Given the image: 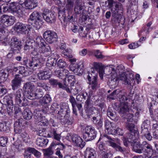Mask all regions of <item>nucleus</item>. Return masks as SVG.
<instances>
[{"label":"nucleus","instance_id":"nucleus-1","mask_svg":"<svg viewBox=\"0 0 158 158\" xmlns=\"http://www.w3.org/2000/svg\"><path fill=\"white\" fill-rule=\"evenodd\" d=\"M93 65L94 68L96 69V70H98V73L101 79H103L104 75L106 74L109 75V74H111V79L110 82L111 85H113L118 83V79L116 77L117 74L114 68L108 67L106 68L105 71L101 63L94 62L93 63Z\"/></svg>","mask_w":158,"mask_h":158},{"label":"nucleus","instance_id":"nucleus-2","mask_svg":"<svg viewBox=\"0 0 158 158\" xmlns=\"http://www.w3.org/2000/svg\"><path fill=\"white\" fill-rule=\"evenodd\" d=\"M108 140L115 141V139H112L106 135H104L100 137L97 143L98 151L100 154H102V158H111V154L110 151L105 148V143L108 144Z\"/></svg>","mask_w":158,"mask_h":158},{"label":"nucleus","instance_id":"nucleus-3","mask_svg":"<svg viewBox=\"0 0 158 158\" xmlns=\"http://www.w3.org/2000/svg\"><path fill=\"white\" fill-rule=\"evenodd\" d=\"M138 138H135L133 135L131 136V138H128V140H127V138H125L123 140L124 144L127 146L128 143H133V150L137 153H142L144 152V148L142 145V143L140 144L138 140Z\"/></svg>","mask_w":158,"mask_h":158},{"label":"nucleus","instance_id":"nucleus-4","mask_svg":"<svg viewBox=\"0 0 158 158\" xmlns=\"http://www.w3.org/2000/svg\"><path fill=\"white\" fill-rule=\"evenodd\" d=\"M98 71L94 69H91L88 74H86L84 77L87 79L89 81V84L90 87L93 89H95L98 87L97 77Z\"/></svg>","mask_w":158,"mask_h":158},{"label":"nucleus","instance_id":"nucleus-5","mask_svg":"<svg viewBox=\"0 0 158 158\" xmlns=\"http://www.w3.org/2000/svg\"><path fill=\"white\" fill-rule=\"evenodd\" d=\"M116 77L118 79V83L115 85H111L110 83L111 79V75H110L109 82L111 85L114 86L117 85L119 79L122 81L123 84L128 85H131V81L134 80V74L132 73L129 72L123 73L120 74L119 78L117 77V76H116Z\"/></svg>","mask_w":158,"mask_h":158},{"label":"nucleus","instance_id":"nucleus-6","mask_svg":"<svg viewBox=\"0 0 158 158\" xmlns=\"http://www.w3.org/2000/svg\"><path fill=\"white\" fill-rule=\"evenodd\" d=\"M123 10V8L122 4L119 2L117 3L115 5V7H113L111 9L112 13L113 18L112 21H114L115 23H119L120 22V16L121 14L122 13Z\"/></svg>","mask_w":158,"mask_h":158},{"label":"nucleus","instance_id":"nucleus-7","mask_svg":"<svg viewBox=\"0 0 158 158\" xmlns=\"http://www.w3.org/2000/svg\"><path fill=\"white\" fill-rule=\"evenodd\" d=\"M69 112V106L65 103H62L60 106V110L59 111L58 114L60 116L62 117L65 113L67 112V114L66 115H64L63 118H61V122L64 123H67L68 124H71L72 122L70 121L69 119V115L68 113Z\"/></svg>","mask_w":158,"mask_h":158},{"label":"nucleus","instance_id":"nucleus-8","mask_svg":"<svg viewBox=\"0 0 158 158\" xmlns=\"http://www.w3.org/2000/svg\"><path fill=\"white\" fill-rule=\"evenodd\" d=\"M9 8L14 14L19 17L23 16L24 12L22 7V3L13 2L10 3Z\"/></svg>","mask_w":158,"mask_h":158},{"label":"nucleus","instance_id":"nucleus-9","mask_svg":"<svg viewBox=\"0 0 158 158\" xmlns=\"http://www.w3.org/2000/svg\"><path fill=\"white\" fill-rule=\"evenodd\" d=\"M23 89L28 98L33 99L35 96L34 91L35 89V86L33 83L28 82L26 83L23 86Z\"/></svg>","mask_w":158,"mask_h":158},{"label":"nucleus","instance_id":"nucleus-10","mask_svg":"<svg viewBox=\"0 0 158 158\" xmlns=\"http://www.w3.org/2000/svg\"><path fill=\"white\" fill-rule=\"evenodd\" d=\"M15 27L17 32L23 34H28L32 28L30 25L21 23H17Z\"/></svg>","mask_w":158,"mask_h":158},{"label":"nucleus","instance_id":"nucleus-11","mask_svg":"<svg viewBox=\"0 0 158 158\" xmlns=\"http://www.w3.org/2000/svg\"><path fill=\"white\" fill-rule=\"evenodd\" d=\"M0 24L5 27L12 25L15 21V18L11 16L3 15L0 18Z\"/></svg>","mask_w":158,"mask_h":158},{"label":"nucleus","instance_id":"nucleus-12","mask_svg":"<svg viewBox=\"0 0 158 158\" xmlns=\"http://www.w3.org/2000/svg\"><path fill=\"white\" fill-rule=\"evenodd\" d=\"M43 37L46 41L50 44L55 42L57 40V34L54 31L47 30L43 34Z\"/></svg>","mask_w":158,"mask_h":158},{"label":"nucleus","instance_id":"nucleus-13","mask_svg":"<svg viewBox=\"0 0 158 158\" xmlns=\"http://www.w3.org/2000/svg\"><path fill=\"white\" fill-rule=\"evenodd\" d=\"M43 18L47 23H52L56 21V17L53 13L48 9L45 10L42 14Z\"/></svg>","mask_w":158,"mask_h":158},{"label":"nucleus","instance_id":"nucleus-14","mask_svg":"<svg viewBox=\"0 0 158 158\" xmlns=\"http://www.w3.org/2000/svg\"><path fill=\"white\" fill-rule=\"evenodd\" d=\"M149 127V124H147L146 121H144L141 126V134L147 139L150 141L152 140V137L148 130Z\"/></svg>","mask_w":158,"mask_h":158},{"label":"nucleus","instance_id":"nucleus-15","mask_svg":"<svg viewBox=\"0 0 158 158\" xmlns=\"http://www.w3.org/2000/svg\"><path fill=\"white\" fill-rule=\"evenodd\" d=\"M63 87V89L65 90L69 93L73 95H76L78 94L82 89V88L81 85L76 84L71 87L70 89L66 85Z\"/></svg>","mask_w":158,"mask_h":158},{"label":"nucleus","instance_id":"nucleus-16","mask_svg":"<svg viewBox=\"0 0 158 158\" xmlns=\"http://www.w3.org/2000/svg\"><path fill=\"white\" fill-rule=\"evenodd\" d=\"M21 42L17 38L13 37L10 40V45L11 49L13 52L14 51H19L21 49Z\"/></svg>","mask_w":158,"mask_h":158},{"label":"nucleus","instance_id":"nucleus-17","mask_svg":"<svg viewBox=\"0 0 158 158\" xmlns=\"http://www.w3.org/2000/svg\"><path fill=\"white\" fill-rule=\"evenodd\" d=\"M127 127L130 131V133L128 134V135L127 139V140H128V138L130 137L131 138L132 135H133V137L135 136V138H139L138 133L134 124L128 123L127 125Z\"/></svg>","mask_w":158,"mask_h":158},{"label":"nucleus","instance_id":"nucleus-18","mask_svg":"<svg viewBox=\"0 0 158 158\" xmlns=\"http://www.w3.org/2000/svg\"><path fill=\"white\" fill-rule=\"evenodd\" d=\"M41 111H34V115L36 118L39 121V123L41 125L45 126L47 125L48 123V120L45 118L44 116H41Z\"/></svg>","mask_w":158,"mask_h":158},{"label":"nucleus","instance_id":"nucleus-19","mask_svg":"<svg viewBox=\"0 0 158 158\" xmlns=\"http://www.w3.org/2000/svg\"><path fill=\"white\" fill-rule=\"evenodd\" d=\"M72 139L73 142L77 146L81 148H83L85 145V142L83 141L81 138L77 135H72Z\"/></svg>","mask_w":158,"mask_h":158},{"label":"nucleus","instance_id":"nucleus-20","mask_svg":"<svg viewBox=\"0 0 158 158\" xmlns=\"http://www.w3.org/2000/svg\"><path fill=\"white\" fill-rule=\"evenodd\" d=\"M22 5L26 9L32 10L37 6L38 3L36 0H25Z\"/></svg>","mask_w":158,"mask_h":158},{"label":"nucleus","instance_id":"nucleus-21","mask_svg":"<svg viewBox=\"0 0 158 158\" xmlns=\"http://www.w3.org/2000/svg\"><path fill=\"white\" fill-rule=\"evenodd\" d=\"M84 67L83 61L82 60H80L77 63H72L69 66L70 70L74 72H80L79 70L83 68Z\"/></svg>","mask_w":158,"mask_h":158},{"label":"nucleus","instance_id":"nucleus-22","mask_svg":"<svg viewBox=\"0 0 158 158\" xmlns=\"http://www.w3.org/2000/svg\"><path fill=\"white\" fill-rule=\"evenodd\" d=\"M22 79L21 77H19L18 74L15 75V78L11 81V86L12 89L15 90V89L20 87L21 85Z\"/></svg>","mask_w":158,"mask_h":158},{"label":"nucleus","instance_id":"nucleus-23","mask_svg":"<svg viewBox=\"0 0 158 158\" xmlns=\"http://www.w3.org/2000/svg\"><path fill=\"white\" fill-rule=\"evenodd\" d=\"M37 51L42 53L43 55L47 56L49 55L51 52V50L50 46L48 45H44L42 47H41Z\"/></svg>","mask_w":158,"mask_h":158},{"label":"nucleus","instance_id":"nucleus-24","mask_svg":"<svg viewBox=\"0 0 158 158\" xmlns=\"http://www.w3.org/2000/svg\"><path fill=\"white\" fill-rule=\"evenodd\" d=\"M35 45L34 47V49L38 50L41 47L44 46L45 43V41L41 36H38L36 38L34 41Z\"/></svg>","mask_w":158,"mask_h":158},{"label":"nucleus","instance_id":"nucleus-25","mask_svg":"<svg viewBox=\"0 0 158 158\" xmlns=\"http://www.w3.org/2000/svg\"><path fill=\"white\" fill-rule=\"evenodd\" d=\"M84 156L85 158H95L96 157V154L94 149L88 148L85 152Z\"/></svg>","mask_w":158,"mask_h":158},{"label":"nucleus","instance_id":"nucleus-26","mask_svg":"<svg viewBox=\"0 0 158 158\" xmlns=\"http://www.w3.org/2000/svg\"><path fill=\"white\" fill-rule=\"evenodd\" d=\"M23 119H20L16 121L14 123V131L16 133H20L21 131L22 127L23 126Z\"/></svg>","mask_w":158,"mask_h":158},{"label":"nucleus","instance_id":"nucleus-27","mask_svg":"<svg viewBox=\"0 0 158 158\" xmlns=\"http://www.w3.org/2000/svg\"><path fill=\"white\" fill-rule=\"evenodd\" d=\"M68 70L65 69L55 71L54 72V74L60 79L63 78L64 77L68 76Z\"/></svg>","mask_w":158,"mask_h":158},{"label":"nucleus","instance_id":"nucleus-28","mask_svg":"<svg viewBox=\"0 0 158 158\" xmlns=\"http://www.w3.org/2000/svg\"><path fill=\"white\" fill-rule=\"evenodd\" d=\"M102 118L100 114L96 117H94L92 118V121L93 123L98 127H101L102 126Z\"/></svg>","mask_w":158,"mask_h":158},{"label":"nucleus","instance_id":"nucleus-29","mask_svg":"<svg viewBox=\"0 0 158 158\" xmlns=\"http://www.w3.org/2000/svg\"><path fill=\"white\" fill-rule=\"evenodd\" d=\"M134 114H127V121L128 122H132L133 120V118L134 119L138 118L139 116V111L138 109H135L133 111Z\"/></svg>","mask_w":158,"mask_h":158},{"label":"nucleus","instance_id":"nucleus-30","mask_svg":"<svg viewBox=\"0 0 158 158\" xmlns=\"http://www.w3.org/2000/svg\"><path fill=\"white\" fill-rule=\"evenodd\" d=\"M51 73L48 71H41L38 74L39 79L44 80L48 79L51 77Z\"/></svg>","mask_w":158,"mask_h":158},{"label":"nucleus","instance_id":"nucleus-31","mask_svg":"<svg viewBox=\"0 0 158 158\" xmlns=\"http://www.w3.org/2000/svg\"><path fill=\"white\" fill-rule=\"evenodd\" d=\"M119 112L124 114L128 112L129 110V108L128 103H121L119 106Z\"/></svg>","mask_w":158,"mask_h":158},{"label":"nucleus","instance_id":"nucleus-32","mask_svg":"<svg viewBox=\"0 0 158 158\" xmlns=\"http://www.w3.org/2000/svg\"><path fill=\"white\" fill-rule=\"evenodd\" d=\"M15 98L16 101L18 104H20L23 100V94L22 89L18 90L15 94Z\"/></svg>","mask_w":158,"mask_h":158},{"label":"nucleus","instance_id":"nucleus-33","mask_svg":"<svg viewBox=\"0 0 158 158\" xmlns=\"http://www.w3.org/2000/svg\"><path fill=\"white\" fill-rule=\"evenodd\" d=\"M41 19V15L39 12L34 11L30 15L28 19V21L29 23H32V21Z\"/></svg>","mask_w":158,"mask_h":158},{"label":"nucleus","instance_id":"nucleus-34","mask_svg":"<svg viewBox=\"0 0 158 158\" xmlns=\"http://www.w3.org/2000/svg\"><path fill=\"white\" fill-rule=\"evenodd\" d=\"M42 61V59L38 58L37 57H33L31 62L29 64V66L30 67L33 66L34 67L39 66Z\"/></svg>","mask_w":158,"mask_h":158},{"label":"nucleus","instance_id":"nucleus-35","mask_svg":"<svg viewBox=\"0 0 158 158\" xmlns=\"http://www.w3.org/2000/svg\"><path fill=\"white\" fill-rule=\"evenodd\" d=\"M76 82V80L75 79V76L74 75H69L68 76L67 79L65 78L64 81V86H67L68 85L70 84L71 85H73L74 84V83H75Z\"/></svg>","mask_w":158,"mask_h":158},{"label":"nucleus","instance_id":"nucleus-36","mask_svg":"<svg viewBox=\"0 0 158 158\" xmlns=\"http://www.w3.org/2000/svg\"><path fill=\"white\" fill-rule=\"evenodd\" d=\"M114 139H115V141L114 142H115L116 139L115 138ZM108 140L109 145L116 149V150H118L119 151H120L122 153H123L125 151L124 149H123L121 147L117 145L116 143H114V141H113L112 140Z\"/></svg>","mask_w":158,"mask_h":158},{"label":"nucleus","instance_id":"nucleus-37","mask_svg":"<svg viewBox=\"0 0 158 158\" xmlns=\"http://www.w3.org/2000/svg\"><path fill=\"white\" fill-rule=\"evenodd\" d=\"M12 149L14 152H18L21 151L23 148L20 142L19 141L15 142L11 146Z\"/></svg>","mask_w":158,"mask_h":158},{"label":"nucleus","instance_id":"nucleus-38","mask_svg":"<svg viewBox=\"0 0 158 158\" xmlns=\"http://www.w3.org/2000/svg\"><path fill=\"white\" fill-rule=\"evenodd\" d=\"M113 0H101V4L103 6L111 9L113 6Z\"/></svg>","mask_w":158,"mask_h":158},{"label":"nucleus","instance_id":"nucleus-39","mask_svg":"<svg viewBox=\"0 0 158 158\" xmlns=\"http://www.w3.org/2000/svg\"><path fill=\"white\" fill-rule=\"evenodd\" d=\"M48 142V140L47 139H44L41 137H39L37 139L36 143L39 146L43 147L46 145Z\"/></svg>","mask_w":158,"mask_h":158},{"label":"nucleus","instance_id":"nucleus-40","mask_svg":"<svg viewBox=\"0 0 158 158\" xmlns=\"http://www.w3.org/2000/svg\"><path fill=\"white\" fill-rule=\"evenodd\" d=\"M84 131L92 138H95L96 134L94 128L91 127L87 126L85 127Z\"/></svg>","mask_w":158,"mask_h":158},{"label":"nucleus","instance_id":"nucleus-41","mask_svg":"<svg viewBox=\"0 0 158 158\" xmlns=\"http://www.w3.org/2000/svg\"><path fill=\"white\" fill-rule=\"evenodd\" d=\"M19 73L23 76H26L30 74L28 71V69L24 66L19 67Z\"/></svg>","mask_w":158,"mask_h":158},{"label":"nucleus","instance_id":"nucleus-42","mask_svg":"<svg viewBox=\"0 0 158 158\" xmlns=\"http://www.w3.org/2000/svg\"><path fill=\"white\" fill-rule=\"evenodd\" d=\"M3 102L7 104L10 107H13V102L11 97L10 95L6 96L3 98Z\"/></svg>","mask_w":158,"mask_h":158},{"label":"nucleus","instance_id":"nucleus-43","mask_svg":"<svg viewBox=\"0 0 158 158\" xmlns=\"http://www.w3.org/2000/svg\"><path fill=\"white\" fill-rule=\"evenodd\" d=\"M83 9V4L82 2L78 3L74 8V11L77 14H80Z\"/></svg>","mask_w":158,"mask_h":158},{"label":"nucleus","instance_id":"nucleus-44","mask_svg":"<svg viewBox=\"0 0 158 158\" xmlns=\"http://www.w3.org/2000/svg\"><path fill=\"white\" fill-rule=\"evenodd\" d=\"M32 21V23H30L36 29H39L43 21L41 19L34 21Z\"/></svg>","mask_w":158,"mask_h":158},{"label":"nucleus","instance_id":"nucleus-45","mask_svg":"<svg viewBox=\"0 0 158 158\" xmlns=\"http://www.w3.org/2000/svg\"><path fill=\"white\" fill-rule=\"evenodd\" d=\"M142 145L143 146L144 148V150H145V148H146L147 149L149 153H152L153 152V150L152 146L150 144L148 143L146 141H143L142 143Z\"/></svg>","mask_w":158,"mask_h":158},{"label":"nucleus","instance_id":"nucleus-46","mask_svg":"<svg viewBox=\"0 0 158 158\" xmlns=\"http://www.w3.org/2000/svg\"><path fill=\"white\" fill-rule=\"evenodd\" d=\"M23 115L24 119L27 120H29L32 117V113L29 110H25L23 113Z\"/></svg>","mask_w":158,"mask_h":158},{"label":"nucleus","instance_id":"nucleus-47","mask_svg":"<svg viewBox=\"0 0 158 158\" xmlns=\"http://www.w3.org/2000/svg\"><path fill=\"white\" fill-rule=\"evenodd\" d=\"M8 74L3 70L0 71V82H3L5 81L8 77Z\"/></svg>","mask_w":158,"mask_h":158},{"label":"nucleus","instance_id":"nucleus-48","mask_svg":"<svg viewBox=\"0 0 158 158\" xmlns=\"http://www.w3.org/2000/svg\"><path fill=\"white\" fill-rule=\"evenodd\" d=\"M51 99L50 96L48 94L45 95L40 101L42 104H47L50 102Z\"/></svg>","mask_w":158,"mask_h":158},{"label":"nucleus","instance_id":"nucleus-49","mask_svg":"<svg viewBox=\"0 0 158 158\" xmlns=\"http://www.w3.org/2000/svg\"><path fill=\"white\" fill-rule=\"evenodd\" d=\"M128 100L127 95L125 93H124L123 94L119 95V101L120 103H127L126 102Z\"/></svg>","mask_w":158,"mask_h":158},{"label":"nucleus","instance_id":"nucleus-50","mask_svg":"<svg viewBox=\"0 0 158 158\" xmlns=\"http://www.w3.org/2000/svg\"><path fill=\"white\" fill-rule=\"evenodd\" d=\"M78 0H67V3L66 5V9L68 10L72 9L74 1H78Z\"/></svg>","mask_w":158,"mask_h":158},{"label":"nucleus","instance_id":"nucleus-51","mask_svg":"<svg viewBox=\"0 0 158 158\" xmlns=\"http://www.w3.org/2000/svg\"><path fill=\"white\" fill-rule=\"evenodd\" d=\"M51 133L53 134L54 138L57 140L59 141L61 138V134L57 133L55 129H53L51 131Z\"/></svg>","mask_w":158,"mask_h":158},{"label":"nucleus","instance_id":"nucleus-52","mask_svg":"<svg viewBox=\"0 0 158 158\" xmlns=\"http://www.w3.org/2000/svg\"><path fill=\"white\" fill-rule=\"evenodd\" d=\"M65 146L62 143H61L60 145V148H57L56 154L58 156L59 158H63V156L61 153L60 150V149L63 150Z\"/></svg>","mask_w":158,"mask_h":158},{"label":"nucleus","instance_id":"nucleus-53","mask_svg":"<svg viewBox=\"0 0 158 158\" xmlns=\"http://www.w3.org/2000/svg\"><path fill=\"white\" fill-rule=\"evenodd\" d=\"M20 135L23 141L25 143H28L30 141L29 136L26 132H23L21 133Z\"/></svg>","mask_w":158,"mask_h":158},{"label":"nucleus","instance_id":"nucleus-54","mask_svg":"<svg viewBox=\"0 0 158 158\" xmlns=\"http://www.w3.org/2000/svg\"><path fill=\"white\" fill-rule=\"evenodd\" d=\"M49 82L51 84L53 85H58L59 87L60 88H61L63 89V87L65 86H64V85H62V84L60 83H59L57 81V80L54 79H51L49 80Z\"/></svg>","mask_w":158,"mask_h":158},{"label":"nucleus","instance_id":"nucleus-55","mask_svg":"<svg viewBox=\"0 0 158 158\" xmlns=\"http://www.w3.org/2000/svg\"><path fill=\"white\" fill-rule=\"evenodd\" d=\"M33 44L32 42H31L30 40H27L24 46V49L27 50L30 49L31 48H34V47L32 45Z\"/></svg>","mask_w":158,"mask_h":158},{"label":"nucleus","instance_id":"nucleus-56","mask_svg":"<svg viewBox=\"0 0 158 158\" xmlns=\"http://www.w3.org/2000/svg\"><path fill=\"white\" fill-rule=\"evenodd\" d=\"M57 65L60 68H66L68 65L63 60L60 59L57 62Z\"/></svg>","mask_w":158,"mask_h":158},{"label":"nucleus","instance_id":"nucleus-57","mask_svg":"<svg viewBox=\"0 0 158 158\" xmlns=\"http://www.w3.org/2000/svg\"><path fill=\"white\" fill-rule=\"evenodd\" d=\"M64 11L60 10L58 13V17L59 19L61 20H64L66 18V15L64 12L65 9H64Z\"/></svg>","mask_w":158,"mask_h":158},{"label":"nucleus","instance_id":"nucleus-58","mask_svg":"<svg viewBox=\"0 0 158 158\" xmlns=\"http://www.w3.org/2000/svg\"><path fill=\"white\" fill-rule=\"evenodd\" d=\"M83 138L86 141H89L94 139V138H92L89 134L86 132L85 131L83 135Z\"/></svg>","mask_w":158,"mask_h":158},{"label":"nucleus","instance_id":"nucleus-59","mask_svg":"<svg viewBox=\"0 0 158 158\" xmlns=\"http://www.w3.org/2000/svg\"><path fill=\"white\" fill-rule=\"evenodd\" d=\"M114 124L111 123L108 120H106L105 122V127L106 129L107 130L110 127H114Z\"/></svg>","mask_w":158,"mask_h":158},{"label":"nucleus","instance_id":"nucleus-60","mask_svg":"<svg viewBox=\"0 0 158 158\" xmlns=\"http://www.w3.org/2000/svg\"><path fill=\"white\" fill-rule=\"evenodd\" d=\"M29 151L31 152V153L37 157H39L40 156L41 153L40 152L36 150L33 148H30Z\"/></svg>","mask_w":158,"mask_h":158},{"label":"nucleus","instance_id":"nucleus-61","mask_svg":"<svg viewBox=\"0 0 158 158\" xmlns=\"http://www.w3.org/2000/svg\"><path fill=\"white\" fill-rule=\"evenodd\" d=\"M116 125L114 124V127H111L107 130L108 133L109 134L115 135L116 134Z\"/></svg>","mask_w":158,"mask_h":158},{"label":"nucleus","instance_id":"nucleus-62","mask_svg":"<svg viewBox=\"0 0 158 158\" xmlns=\"http://www.w3.org/2000/svg\"><path fill=\"white\" fill-rule=\"evenodd\" d=\"M7 139L3 137H0V145L1 146H5L7 143Z\"/></svg>","mask_w":158,"mask_h":158},{"label":"nucleus","instance_id":"nucleus-63","mask_svg":"<svg viewBox=\"0 0 158 158\" xmlns=\"http://www.w3.org/2000/svg\"><path fill=\"white\" fill-rule=\"evenodd\" d=\"M107 114L108 117L111 119L113 120H115L116 119V115L115 114L112 113L110 111H108Z\"/></svg>","mask_w":158,"mask_h":158},{"label":"nucleus","instance_id":"nucleus-64","mask_svg":"<svg viewBox=\"0 0 158 158\" xmlns=\"http://www.w3.org/2000/svg\"><path fill=\"white\" fill-rule=\"evenodd\" d=\"M72 51L70 49H66L63 52V54L65 55L68 56L69 58H72V55H70Z\"/></svg>","mask_w":158,"mask_h":158}]
</instances>
